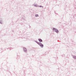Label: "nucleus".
<instances>
[{"label": "nucleus", "instance_id": "f03ea898", "mask_svg": "<svg viewBox=\"0 0 76 76\" xmlns=\"http://www.w3.org/2000/svg\"><path fill=\"white\" fill-rule=\"evenodd\" d=\"M53 31L56 32V33H58V30L57 29L53 28Z\"/></svg>", "mask_w": 76, "mask_h": 76}, {"label": "nucleus", "instance_id": "423d86ee", "mask_svg": "<svg viewBox=\"0 0 76 76\" xmlns=\"http://www.w3.org/2000/svg\"><path fill=\"white\" fill-rule=\"evenodd\" d=\"M72 57L74 59H76V56H73Z\"/></svg>", "mask_w": 76, "mask_h": 76}, {"label": "nucleus", "instance_id": "7ed1b4c3", "mask_svg": "<svg viewBox=\"0 0 76 76\" xmlns=\"http://www.w3.org/2000/svg\"><path fill=\"white\" fill-rule=\"evenodd\" d=\"M33 6H35V7H39V5L37 4H34L33 5Z\"/></svg>", "mask_w": 76, "mask_h": 76}, {"label": "nucleus", "instance_id": "20e7f679", "mask_svg": "<svg viewBox=\"0 0 76 76\" xmlns=\"http://www.w3.org/2000/svg\"><path fill=\"white\" fill-rule=\"evenodd\" d=\"M23 50L24 52H25V53H26V52L27 51V50H26V48H24Z\"/></svg>", "mask_w": 76, "mask_h": 76}, {"label": "nucleus", "instance_id": "0eeeda50", "mask_svg": "<svg viewBox=\"0 0 76 76\" xmlns=\"http://www.w3.org/2000/svg\"><path fill=\"white\" fill-rule=\"evenodd\" d=\"M0 23L1 24L3 23V22H2V20H1V19H0Z\"/></svg>", "mask_w": 76, "mask_h": 76}, {"label": "nucleus", "instance_id": "39448f33", "mask_svg": "<svg viewBox=\"0 0 76 76\" xmlns=\"http://www.w3.org/2000/svg\"><path fill=\"white\" fill-rule=\"evenodd\" d=\"M39 42H42V39H38Z\"/></svg>", "mask_w": 76, "mask_h": 76}, {"label": "nucleus", "instance_id": "1a4fd4ad", "mask_svg": "<svg viewBox=\"0 0 76 76\" xmlns=\"http://www.w3.org/2000/svg\"><path fill=\"white\" fill-rule=\"evenodd\" d=\"M39 7H43V6L41 5L40 6H39Z\"/></svg>", "mask_w": 76, "mask_h": 76}, {"label": "nucleus", "instance_id": "f257e3e1", "mask_svg": "<svg viewBox=\"0 0 76 76\" xmlns=\"http://www.w3.org/2000/svg\"><path fill=\"white\" fill-rule=\"evenodd\" d=\"M35 42H36V43H37V44H38L40 46L41 48H43V47H44V45L42 44V43H41L38 42L37 41H35Z\"/></svg>", "mask_w": 76, "mask_h": 76}, {"label": "nucleus", "instance_id": "6e6552de", "mask_svg": "<svg viewBox=\"0 0 76 76\" xmlns=\"http://www.w3.org/2000/svg\"><path fill=\"white\" fill-rule=\"evenodd\" d=\"M35 17H38V14H36L35 15Z\"/></svg>", "mask_w": 76, "mask_h": 76}]
</instances>
